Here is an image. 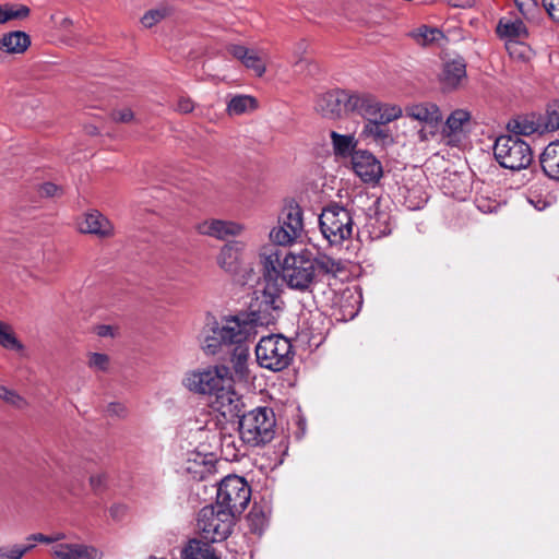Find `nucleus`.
<instances>
[{
    "instance_id": "obj_57",
    "label": "nucleus",
    "mask_w": 559,
    "mask_h": 559,
    "mask_svg": "<svg viewBox=\"0 0 559 559\" xmlns=\"http://www.w3.org/2000/svg\"><path fill=\"white\" fill-rule=\"evenodd\" d=\"M189 426L190 430H195L198 432H205L209 430L207 421H200L197 419L194 421H189Z\"/></svg>"
},
{
    "instance_id": "obj_12",
    "label": "nucleus",
    "mask_w": 559,
    "mask_h": 559,
    "mask_svg": "<svg viewBox=\"0 0 559 559\" xmlns=\"http://www.w3.org/2000/svg\"><path fill=\"white\" fill-rule=\"evenodd\" d=\"M402 116V109L395 105H384L379 115L366 120L361 135L371 139L380 145H386L392 142V136L388 123L399 119Z\"/></svg>"
},
{
    "instance_id": "obj_48",
    "label": "nucleus",
    "mask_w": 559,
    "mask_h": 559,
    "mask_svg": "<svg viewBox=\"0 0 559 559\" xmlns=\"http://www.w3.org/2000/svg\"><path fill=\"white\" fill-rule=\"evenodd\" d=\"M108 476L106 473H96L90 476V486L95 493H100L107 488Z\"/></svg>"
},
{
    "instance_id": "obj_13",
    "label": "nucleus",
    "mask_w": 559,
    "mask_h": 559,
    "mask_svg": "<svg viewBox=\"0 0 559 559\" xmlns=\"http://www.w3.org/2000/svg\"><path fill=\"white\" fill-rule=\"evenodd\" d=\"M406 115L425 124L419 131V136L423 141H428L430 136H435L442 122L441 110L433 103L426 102L408 106Z\"/></svg>"
},
{
    "instance_id": "obj_36",
    "label": "nucleus",
    "mask_w": 559,
    "mask_h": 559,
    "mask_svg": "<svg viewBox=\"0 0 559 559\" xmlns=\"http://www.w3.org/2000/svg\"><path fill=\"white\" fill-rule=\"evenodd\" d=\"M476 207L485 214L497 212L501 206V201L492 197L487 189L481 190L475 197Z\"/></svg>"
},
{
    "instance_id": "obj_20",
    "label": "nucleus",
    "mask_w": 559,
    "mask_h": 559,
    "mask_svg": "<svg viewBox=\"0 0 559 559\" xmlns=\"http://www.w3.org/2000/svg\"><path fill=\"white\" fill-rule=\"evenodd\" d=\"M245 249L246 243L243 241L233 240L226 242L216 257L217 265L228 274H237L242 265Z\"/></svg>"
},
{
    "instance_id": "obj_7",
    "label": "nucleus",
    "mask_w": 559,
    "mask_h": 559,
    "mask_svg": "<svg viewBox=\"0 0 559 559\" xmlns=\"http://www.w3.org/2000/svg\"><path fill=\"white\" fill-rule=\"evenodd\" d=\"M304 231L302 210L297 203L290 202L280 212L277 225L270 230L269 237L274 245L287 247L300 239Z\"/></svg>"
},
{
    "instance_id": "obj_58",
    "label": "nucleus",
    "mask_w": 559,
    "mask_h": 559,
    "mask_svg": "<svg viewBox=\"0 0 559 559\" xmlns=\"http://www.w3.org/2000/svg\"><path fill=\"white\" fill-rule=\"evenodd\" d=\"M97 333L100 336H109L112 335V329L109 325H100Z\"/></svg>"
},
{
    "instance_id": "obj_16",
    "label": "nucleus",
    "mask_w": 559,
    "mask_h": 559,
    "mask_svg": "<svg viewBox=\"0 0 559 559\" xmlns=\"http://www.w3.org/2000/svg\"><path fill=\"white\" fill-rule=\"evenodd\" d=\"M346 114H356L368 120L379 115L385 104H381L373 95L346 90Z\"/></svg>"
},
{
    "instance_id": "obj_37",
    "label": "nucleus",
    "mask_w": 559,
    "mask_h": 559,
    "mask_svg": "<svg viewBox=\"0 0 559 559\" xmlns=\"http://www.w3.org/2000/svg\"><path fill=\"white\" fill-rule=\"evenodd\" d=\"M0 346L15 352L24 349L23 344L16 338L11 326L3 321H0Z\"/></svg>"
},
{
    "instance_id": "obj_59",
    "label": "nucleus",
    "mask_w": 559,
    "mask_h": 559,
    "mask_svg": "<svg viewBox=\"0 0 559 559\" xmlns=\"http://www.w3.org/2000/svg\"><path fill=\"white\" fill-rule=\"evenodd\" d=\"M530 202L534 205V207L538 211H543L547 206V202L544 200L538 199L536 202L532 199H530Z\"/></svg>"
},
{
    "instance_id": "obj_40",
    "label": "nucleus",
    "mask_w": 559,
    "mask_h": 559,
    "mask_svg": "<svg viewBox=\"0 0 559 559\" xmlns=\"http://www.w3.org/2000/svg\"><path fill=\"white\" fill-rule=\"evenodd\" d=\"M545 132L559 129V103H552L547 107L545 116H540Z\"/></svg>"
},
{
    "instance_id": "obj_17",
    "label": "nucleus",
    "mask_w": 559,
    "mask_h": 559,
    "mask_svg": "<svg viewBox=\"0 0 559 559\" xmlns=\"http://www.w3.org/2000/svg\"><path fill=\"white\" fill-rule=\"evenodd\" d=\"M352 166L355 174L366 183H378L383 174L381 163L373 154L364 150L353 153Z\"/></svg>"
},
{
    "instance_id": "obj_8",
    "label": "nucleus",
    "mask_w": 559,
    "mask_h": 559,
    "mask_svg": "<svg viewBox=\"0 0 559 559\" xmlns=\"http://www.w3.org/2000/svg\"><path fill=\"white\" fill-rule=\"evenodd\" d=\"M235 518L218 504H207L198 514V527L205 540L217 543L231 533Z\"/></svg>"
},
{
    "instance_id": "obj_4",
    "label": "nucleus",
    "mask_w": 559,
    "mask_h": 559,
    "mask_svg": "<svg viewBox=\"0 0 559 559\" xmlns=\"http://www.w3.org/2000/svg\"><path fill=\"white\" fill-rule=\"evenodd\" d=\"M356 223L349 209L331 203L323 207L319 216V227L331 246H340L353 237Z\"/></svg>"
},
{
    "instance_id": "obj_45",
    "label": "nucleus",
    "mask_w": 559,
    "mask_h": 559,
    "mask_svg": "<svg viewBox=\"0 0 559 559\" xmlns=\"http://www.w3.org/2000/svg\"><path fill=\"white\" fill-rule=\"evenodd\" d=\"M520 13L527 20L533 19L538 11L536 0H513Z\"/></svg>"
},
{
    "instance_id": "obj_55",
    "label": "nucleus",
    "mask_w": 559,
    "mask_h": 559,
    "mask_svg": "<svg viewBox=\"0 0 559 559\" xmlns=\"http://www.w3.org/2000/svg\"><path fill=\"white\" fill-rule=\"evenodd\" d=\"M452 8L471 9L475 5V0H442Z\"/></svg>"
},
{
    "instance_id": "obj_50",
    "label": "nucleus",
    "mask_w": 559,
    "mask_h": 559,
    "mask_svg": "<svg viewBox=\"0 0 559 559\" xmlns=\"http://www.w3.org/2000/svg\"><path fill=\"white\" fill-rule=\"evenodd\" d=\"M106 414L110 417L124 418L128 415V409L120 402H111L106 407Z\"/></svg>"
},
{
    "instance_id": "obj_61",
    "label": "nucleus",
    "mask_w": 559,
    "mask_h": 559,
    "mask_svg": "<svg viewBox=\"0 0 559 559\" xmlns=\"http://www.w3.org/2000/svg\"><path fill=\"white\" fill-rule=\"evenodd\" d=\"M306 49V44L302 41L299 44V51H304Z\"/></svg>"
},
{
    "instance_id": "obj_39",
    "label": "nucleus",
    "mask_w": 559,
    "mask_h": 559,
    "mask_svg": "<svg viewBox=\"0 0 559 559\" xmlns=\"http://www.w3.org/2000/svg\"><path fill=\"white\" fill-rule=\"evenodd\" d=\"M245 443L240 440V444L237 445L236 439L233 436H224L221 439L222 451L225 454L226 460L235 461L243 454L241 448Z\"/></svg>"
},
{
    "instance_id": "obj_6",
    "label": "nucleus",
    "mask_w": 559,
    "mask_h": 559,
    "mask_svg": "<svg viewBox=\"0 0 559 559\" xmlns=\"http://www.w3.org/2000/svg\"><path fill=\"white\" fill-rule=\"evenodd\" d=\"M282 277L290 289L310 292L314 284V262L311 254L288 253L282 262Z\"/></svg>"
},
{
    "instance_id": "obj_56",
    "label": "nucleus",
    "mask_w": 559,
    "mask_h": 559,
    "mask_svg": "<svg viewBox=\"0 0 559 559\" xmlns=\"http://www.w3.org/2000/svg\"><path fill=\"white\" fill-rule=\"evenodd\" d=\"M193 103L190 98L181 97L177 103V110L183 114L191 112Z\"/></svg>"
},
{
    "instance_id": "obj_43",
    "label": "nucleus",
    "mask_w": 559,
    "mask_h": 559,
    "mask_svg": "<svg viewBox=\"0 0 559 559\" xmlns=\"http://www.w3.org/2000/svg\"><path fill=\"white\" fill-rule=\"evenodd\" d=\"M109 357L102 353H90L87 366L95 372H106L109 369Z\"/></svg>"
},
{
    "instance_id": "obj_54",
    "label": "nucleus",
    "mask_w": 559,
    "mask_h": 559,
    "mask_svg": "<svg viewBox=\"0 0 559 559\" xmlns=\"http://www.w3.org/2000/svg\"><path fill=\"white\" fill-rule=\"evenodd\" d=\"M114 120L118 122H129L133 119V112L129 108L116 110L112 114Z\"/></svg>"
},
{
    "instance_id": "obj_42",
    "label": "nucleus",
    "mask_w": 559,
    "mask_h": 559,
    "mask_svg": "<svg viewBox=\"0 0 559 559\" xmlns=\"http://www.w3.org/2000/svg\"><path fill=\"white\" fill-rule=\"evenodd\" d=\"M312 261L314 262V267L317 266L325 274H336L342 270L341 261L325 254H320L312 259Z\"/></svg>"
},
{
    "instance_id": "obj_31",
    "label": "nucleus",
    "mask_w": 559,
    "mask_h": 559,
    "mask_svg": "<svg viewBox=\"0 0 559 559\" xmlns=\"http://www.w3.org/2000/svg\"><path fill=\"white\" fill-rule=\"evenodd\" d=\"M183 559H219L212 543L201 539H191L182 550Z\"/></svg>"
},
{
    "instance_id": "obj_33",
    "label": "nucleus",
    "mask_w": 559,
    "mask_h": 559,
    "mask_svg": "<svg viewBox=\"0 0 559 559\" xmlns=\"http://www.w3.org/2000/svg\"><path fill=\"white\" fill-rule=\"evenodd\" d=\"M247 522L251 533L261 535L269 524V514L263 507L253 504L248 516Z\"/></svg>"
},
{
    "instance_id": "obj_9",
    "label": "nucleus",
    "mask_w": 559,
    "mask_h": 559,
    "mask_svg": "<svg viewBox=\"0 0 559 559\" xmlns=\"http://www.w3.org/2000/svg\"><path fill=\"white\" fill-rule=\"evenodd\" d=\"M493 155L504 168L520 170L526 168L533 159L530 145L519 136L500 135L493 145Z\"/></svg>"
},
{
    "instance_id": "obj_49",
    "label": "nucleus",
    "mask_w": 559,
    "mask_h": 559,
    "mask_svg": "<svg viewBox=\"0 0 559 559\" xmlns=\"http://www.w3.org/2000/svg\"><path fill=\"white\" fill-rule=\"evenodd\" d=\"M64 537L63 534H53V535H44L41 533L32 534L27 537L26 544L46 543V544H56L58 540H61Z\"/></svg>"
},
{
    "instance_id": "obj_2",
    "label": "nucleus",
    "mask_w": 559,
    "mask_h": 559,
    "mask_svg": "<svg viewBox=\"0 0 559 559\" xmlns=\"http://www.w3.org/2000/svg\"><path fill=\"white\" fill-rule=\"evenodd\" d=\"M281 284H259L254 289L247 311H242L257 328L274 324L283 313L285 302Z\"/></svg>"
},
{
    "instance_id": "obj_26",
    "label": "nucleus",
    "mask_w": 559,
    "mask_h": 559,
    "mask_svg": "<svg viewBox=\"0 0 559 559\" xmlns=\"http://www.w3.org/2000/svg\"><path fill=\"white\" fill-rule=\"evenodd\" d=\"M227 50L233 57L240 60L245 67L251 69L258 76L264 74L265 64L255 50L241 45H229Z\"/></svg>"
},
{
    "instance_id": "obj_11",
    "label": "nucleus",
    "mask_w": 559,
    "mask_h": 559,
    "mask_svg": "<svg viewBox=\"0 0 559 559\" xmlns=\"http://www.w3.org/2000/svg\"><path fill=\"white\" fill-rule=\"evenodd\" d=\"M233 382L230 369L219 365L187 374L185 385L193 392L207 394L210 400Z\"/></svg>"
},
{
    "instance_id": "obj_29",
    "label": "nucleus",
    "mask_w": 559,
    "mask_h": 559,
    "mask_svg": "<svg viewBox=\"0 0 559 559\" xmlns=\"http://www.w3.org/2000/svg\"><path fill=\"white\" fill-rule=\"evenodd\" d=\"M31 45L29 36L22 31H13L0 38V51L14 55L23 53Z\"/></svg>"
},
{
    "instance_id": "obj_60",
    "label": "nucleus",
    "mask_w": 559,
    "mask_h": 559,
    "mask_svg": "<svg viewBox=\"0 0 559 559\" xmlns=\"http://www.w3.org/2000/svg\"><path fill=\"white\" fill-rule=\"evenodd\" d=\"M302 62H304V60L298 56L296 58V60L294 61V67L299 68V67H301Z\"/></svg>"
},
{
    "instance_id": "obj_27",
    "label": "nucleus",
    "mask_w": 559,
    "mask_h": 559,
    "mask_svg": "<svg viewBox=\"0 0 559 559\" xmlns=\"http://www.w3.org/2000/svg\"><path fill=\"white\" fill-rule=\"evenodd\" d=\"M261 264L263 267V282L261 284H280V267L282 269L280 250L274 248L264 249L261 253Z\"/></svg>"
},
{
    "instance_id": "obj_14",
    "label": "nucleus",
    "mask_w": 559,
    "mask_h": 559,
    "mask_svg": "<svg viewBox=\"0 0 559 559\" xmlns=\"http://www.w3.org/2000/svg\"><path fill=\"white\" fill-rule=\"evenodd\" d=\"M357 233H365L371 240L380 239L391 233V223L389 213L380 210V200L373 199L365 212V223L361 227L357 226Z\"/></svg>"
},
{
    "instance_id": "obj_34",
    "label": "nucleus",
    "mask_w": 559,
    "mask_h": 559,
    "mask_svg": "<svg viewBox=\"0 0 559 559\" xmlns=\"http://www.w3.org/2000/svg\"><path fill=\"white\" fill-rule=\"evenodd\" d=\"M331 139L336 155L346 157L353 156V153L356 152L357 141L354 135L338 134L333 131L331 132Z\"/></svg>"
},
{
    "instance_id": "obj_32",
    "label": "nucleus",
    "mask_w": 559,
    "mask_h": 559,
    "mask_svg": "<svg viewBox=\"0 0 559 559\" xmlns=\"http://www.w3.org/2000/svg\"><path fill=\"white\" fill-rule=\"evenodd\" d=\"M258 108V100L250 95H235L230 97L226 106L228 116L250 114Z\"/></svg>"
},
{
    "instance_id": "obj_53",
    "label": "nucleus",
    "mask_w": 559,
    "mask_h": 559,
    "mask_svg": "<svg viewBox=\"0 0 559 559\" xmlns=\"http://www.w3.org/2000/svg\"><path fill=\"white\" fill-rule=\"evenodd\" d=\"M60 188L52 182H45L40 185L38 192L41 197H55L60 192Z\"/></svg>"
},
{
    "instance_id": "obj_19",
    "label": "nucleus",
    "mask_w": 559,
    "mask_h": 559,
    "mask_svg": "<svg viewBox=\"0 0 559 559\" xmlns=\"http://www.w3.org/2000/svg\"><path fill=\"white\" fill-rule=\"evenodd\" d=\"M346 90H333L321 94L317 100L314 109L323 118L338 119L346 114Z\"/></svg>"
},
{
    "instance_id": "obj_30",
    "label": "nucleus",
    "mask_w": 559,
    "mask_h": 559,
    "mask_svg": "<svg viewBox=\"0 0 559 559\" xmlns=\"http://www.w3.org/2000/svg\"><path fill=\"white\" fill-rule=\"evenodd\" d=\"M540 166L548 178L559 180V140L550 142L544 148Z\"/></svg>"
},
{
    "instance_id": "obj_1",
    "label": "nucleus",
    "mask_w": 559,
    "mask_h": 559,
    "mask_svg": "<svg viewBox=\"0 0 559 559\" xmlns=\"http://www.w3.org/2000/svg\"><path fill=\"white\" fill-rule=\"evenodd\" d=\"M259 331L241 311L223 316L209 322L201 334V348L206 355L226 353L235 374L240 380L249 378L250 346Z\"/></svg>"
},
{
    "instance_id": "obj_51",
    "label": "nucleus",
    "mask_w": 559,
    "mask_h": 559,
    "mask_svg": "<svg viewBox=\"0 0 559 559\" xmlns=\"http://www.w3.org/2000/svg\"><path fill=\"white\" fill-rule=\"evenodd\" d=\"M543 7L554 21H559V0H543Z\"/></svg>"
},
{
    "instance_id": "obj_10",
    "label": "nucleus",
    "mask_w": 559,
    "mask_h": 559,
    "mask_svg": "<svg viewBox=\"0 0 559 559\" xmlns=\"http://www.w3.org/2000/svg\"><path fill=\"white\" fill-rule=\"evenodd\" d=\"M250 497L251 488L245 478L229 475L219 483L216 492V504L229 511L236 518L247 508Z\"/></svg>"
},
{
    "instance_id": "obj_52",
    "label": "nucleus",
    "mask_w": 559,
    "mask_h": 559,
    "mask_svg": "<svg viewBox=\"0 0 559 559\" xmlns=\"http://www.w3.org/2000/svg\"><path fill=\"white\" fill-rule=\"evenodd\" d=\"M109 514L114 521H121L127 514V506L122 503H114L109 508Z\"/></svg>"
},
{
    "instance_id": "obj_18",
    "label": "nucleus",
    "mask_w": 559,
    "mask_h": 559,
    "mask_svg": "<svg viewBox=\"0 0 559 559\" xmlns=\"http://www.w3.org/2000/svg\"><path fill=\"white\" fill-rule=\"evenodd\" d=\"M213 409L222 414L225 418L231 419L238 417L240 419L243 402L241 396L234 390L233 382L221 389L214 397L210 400Z\"/></svg>"
},
{
    "instance_id": "obj_23",
    "label": "nucleus",
    "mask_w": 559,
    "mask_h": 559,
    "mask_svg": "<svg viewBox=\"0 0 559 559\" xmlns=\"http://www.w3.org/2000/svg\"><path fill=\"white\" fill-rule=\"evenodd\" d=\"M496 33L500 39L506 40L507 48L520 44L528 37V31L522 20L518 17H501L497 24Z\"/></svg>"
},
{
    "instance_id": "obj_22",
    "label": "nucleus",
    "mask_w": 559,
    "mask_h": 559,
    "mask_svg": "<svg viewBox=\"0 0 559 559\" xmlns=\"http://www.w3.org/2000/svg\"><path fill=\"white\" fill-rule=\"evenodd\" d=\"M243 225L224 219H206L198 225V231L201 235L210 236L218 240H224L229 236H239L243 231Z\"/></svg>"
},
{
    "instance_id": "obj_28",
    "label": "nucleus",
    "mask_w": 559,
    "mask_h": 559,
    "mask_svg": "<svg viewBox=\"0 0 559 559\" xmlns=\"http://www.w3.org/2000/svg\"><path fill=\"white\" fill-rule=\"evenodd\" d=\"M508 128L513 133L512 136L545 133L540 116L536 115L518 117L508 123Z\"/></svg>"
},
{
    "instance_id": "obj_5",
    "label": "nucleus",
    "mask_w": 559,
    "mask_h": 559,
    "mask_svg": "<svg viewBox=\"0 0 559 559\" xmlns=\"http://www.w3.org/2000/svg\"><path fill=\"white\" fill-rule=\"evenodd\" d=\"M260 367L277 372L286 369L294 359L290 341L282 334L262 336L255 346Z\"/></svg>"
},
{
    "instance_id": "obj_3",
    "label": "nucleus",
    "mask_w": 559,
    "mask_h": 559,
    "mask_svg": "<svg viewBox=\"0 0 559 559\" xmlns=\"http://www.w3.org/2000/svg\"><path fill=\"white\" fill-rule=\"evenodd\" d=\"M275 426L274 411L267 406H258L240 416V439L249 447L265 444L274 438Z\"/></svg>"
},
{
    "instance_id": "obj_46",
    "label": "nucleus",
    "mask_w": 559,
    "mask_h": 559,
    "mask_svg": "<svg viewBox=\"0 0 559 559\" xmlns=\"http://www.w3.org/2000/svg\"><path fill=\"white\" fill-rule=\"evenodd\" d=\"M0 399L17 408H22L26 405L25 400L21 395L4 386H0Z\"/></svg>"
},
{
    "instance_id": "obj_24",
    "label": "nucleus",
    "mask_w": 559,
    "mask_h": 559,
    "mask_svg": "<svg viewBox=\"0 0 559 559\" xmlns=\"http://www.w3.org/2000/svg\"><path fill=\"white\" fill-rule=\"evenodd\" d=\"M442 88L453 91L466 80V63L463 58H455L443 63L439 75Z\"/></svg>"
},
{
    "instance_id": "obj_44",
    "label": "nucleus",
    "mask_w": 559,
    "mask_h": 559,
    "mask_svg": "<svg viewBox=\"0 0 559 559\" xmlns=\"http://www.w3.org/2000/svg\"><path fill=\"white\" fill-rule=\"evenodd\" d=\"M167 14L168 10L166 8L153 9L143 15L141 23L144 27L151 28L163 19H165Z\"/></svg>"
},
{
    "instance_id": "obj_47",
    "label": "nucleus",
    "mask_w": 559,
    "mask_h": 559,
    "mask_svg": "<svg viewBox=\"0 0 559 559\" xmlns=\"http://www.w3.org/2000/svg\"><path fill=\"white\" fill-rule=\"evenodd\" d=\"M51 20L58 31L63 32L69 37L74 35L72 32L73 21L70 17L53 14L51 15Z\"/></svg>"
},
{
    "instance_id": "obj_25",
    "label": "nucleus",
    "mask_w": 559,
    "mask_h": 559,
    "mask_svg": "<svg viewBox=\"0 0 559 559\" xmlns=\"http://www.w3.org/2000/svg\"><path fill=\"white\" fill-rule=\"evenodd\" d=\"M79 228L82 233L92 234L99 238L114 235L111 222L96 210L85 214L84 219L79 224Z\"/></svg>"
},
{
    "instance_id": "obj_35",
    "label": "nucleus",
    "mask_w": 559,
    "mask_h": 559,
    "mask_svg": "<svg viewBox=\"0 0 559 559\" xmlns=\"http://www.w3.org/2000/svg\"><path fill=\"white\" fill-rule=\"evenodd\" d=\"M29 15V8L24 4H0V24L11 20H22Z\"/></svg>"
},
{
    "instance_id": "obj_21",
    "label": "nucleus",
    "mask_w": 559,
    "mask_h": 559,
    "mask_svg": "<svg viewBox=\"0 0 559 559\" xmlns=\"http://www.w3.org/2000/svg\"><path fill=\"white\" fill-rule=\"evenodd\" d=\"M51 552L56 559H102L103 552L94 546L79 543H57Z\"/></svg>"
},
{
    "instance_id": "obj_41",
    "label": "nucleus",
    "mask_w": 559,
    "mask_h": 559,
    "mask_svg": "<svg viewBox=\"0 0 559 559\" xmlns=\"http://www.w3.org/2000/svg\"><path fill=\"white\" fill-rule=\"evenodd\" d=\"M34 548V544H16L0 546V559H21L26 552Z\"/></svg>"
},
{
    "instance_id": "obj_38",
    "label": "nucleus",
    "mask_w": 559,
    "mask_h": 559,
    "mask_svg": "<svg viewBox=\"0 0 559 559\" xmlns=\"http://www.w3.org/2000/svg\"><path fill=\"white\" fill-rule=\"evenodd\" d=\"M440 31L423 25L409 33V36L420 46H426L437 40Z\"/></svg>"
},
{
    "instance_id": "obj_15",
    "label": "nucleus",
    "mask_w": 559,
    "mask_h": 559,
    "mask_svg": "<svg viewBox=\"0 0 559 559\" xmlns=\"http://www.w3.org/2000/svg\"><path fill=\"white\" fill-rule=\"evenodd\" d=\"M471 112L465 109H455L441 127L440 141L449 146H459L466 138V126L469 123Z\"/></svg>"
}]
</instances>
